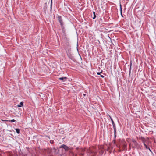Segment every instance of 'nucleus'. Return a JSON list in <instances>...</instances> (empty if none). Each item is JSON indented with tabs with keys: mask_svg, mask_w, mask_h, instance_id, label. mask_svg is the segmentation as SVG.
Wrapping results in <instances>:
<instances>
[{
	"mask_svg": "<svg viewBox=\"0 0 156 156\" xmlns=\"http://www.w3.org/2000/svg\"><path fill=\"white\" fill-rule=\"evenodd\" d=\"M132 141L133 143L132 145V147L133 148L137 147L138 144L136 142L134 139H132Z\"/></svg>",
	"mask_w": 156,
	"mask_h": 156,
	"instance_id": "nucleus-1",
	"label": "nucleus"
},
{
	"mask_svg": "<svg viewBox=\"0 0 156 156\" xmlns=\"http://www.w3.org/2000/svg\"><path fill=\"white\" fill-rule=\"evenodd\" d=\"M88 153H89L88 156H95L96 152L93 151L91 150H89Z\"/></svg>",
	"mask_w": 156,
	"mask_h": 156,
	"instance_id": "nucleus-2",
	"label": "nucleus"
},
{
	"mask_svg": "<svg viewBox=\"0 0 156 156\" xmlns=\"http://www.w3.org/2000/svg\"><path fill=\"white\" fill-rule=\"evenodd\" d=\"M111 121H112V125L113 126L114 131L115 132H116V127H115V123H114L113 121V120L111 118Z\"/></svg>",
	"mask_w": 156,
	"mask_h": 156,
	"instance_id": "nucleus-3",
	"label": "nucleus"
},
{
	"mask_svg": "<svg viewBox=\"0 0 156 156\" xmlns=\"http://www.w3.org/2000/svg\"><path fill=\"white\" fill-rule=\"evenodd\" d=\"M60 148H64L66 150H68L69 148L68 147L66 146V145H62L60 147Z\"/></svg>",
	"mask_w": 156,
	"mask_h": 156,
	"instance_id": "nucleus-4",
	"label": "nucleus"
},
{
	"mask_svg": "<svg viewBox=\"0 0 156 156\" xmlns=\"http://www.w3.org/2000/svg\"><path fill=\"white\" fill-rule=\"evenodd\" d=\"M85 150L83 149H81L79 151L80 154L82 156H83V152H84Z\"/></svg>",
	"mask_w": 156,
	"mask_h": 156,
	"instance_id": "nucleus-5",
	"label": "nucleus"
},
{
	"mask_svg": "<svg viewBox=\"0 0 156 156\" xmlns=\"http://www.w3.org/2000/svg\"><path fill=\"white\" fill-rule=\"evenodd\" d=\"M59 79L62 80L63 81H65L67 79V78L66 77H60Z\"/></svg>",
	"mask_w": 156,
	"mask_h": 156,
	"instance_id": "nucleus-6",
	"label": "nucleus"
},
{
	"mask_svg": "<svg viewBox=\"0 0 156 156\" xmlns=\"http://www.w3.org/2000/svg\"><path fill=\"white\" fill-rule=\"evenodd\" d=\"M120 13L122 16L123 17V16L122 15V5L121 4L120 5Z\"/></svg>",
	"mask_w": 156,
	"mask_h": 156,
	"instance_id": "nucleus-7",
	"label": "nucleus"
},
{
	"mask_svg": "<svg viewBox=\"0 0 156 156\" xmlns=\"http://www.w3.org/2000/svg\"><path fill=\"white\" fill-rule=\"evenodd\" d=\"M23 103L22 102H21L20 103V104L17 105V106L18 107H20L22 106H23Z\"/></svg>",
	"mask_w": 156,
	"mask_h": 156,
	"instance_id": "nucleus-8",
	"label": "nucleus"
},
{
	"mask_svg": "<svg viewBox=\"0 0 156 156\" xmlns=\"http://www.w3.org/2000/svg\"><path fill=\"white\" fill-rule=\"evenodd\" d=\"M144 146L145 147H146V148L147 149H149V150L151 152V150H150V148L148 147V146L146 145V144L144 142Z\"/></svg>",
	"mask_w": 156,
	"mask_h": 156,
	"instance_id": "nucleus-9",
	"label": "nucleus"
},
{
	"mask_svg": "<svg viewBox=\"0 0 156 156\" xmlns=\"http://www.w3.org/2000/svg\"><path fill=\"white\" fill-rule=\"evenodd\" d=\"M16 131V133H18V134H19L20 133V129H15Z\"/></svg>",
	"mask_w": 156,
	"mask_h": 156,
	"instance_id": "nucleus-10",
	"label": "nucleus"
},
{
	"mask_svg": "<svg viewBox=\"0 0 156 156\" xmlns=\"http://www.w3.org/2000/svg\"><path fill=\"white\" fill-rule=\"evenodd\" d=\"M93 14H94V17L93 18V19H94L96 17V16L95 14V12H93Z\"/></svg>",
	"mask_w": 156,
	"mask_h": 156,
	"instance_id": "nucleus-11",
	"label": "nucleus"
},
{
	"mask_svg": "<svg viewBox=\"0 0 156 156\" xmlns=\"http://www.w3.org/2000/svg\"><path fill=\"white\" fill-rule=\"evenodd\" d=\"M10 122H14L15 121V120L14 119L11 120L9 121Z\"/></svg>",
	"mask_w": 156,
	"mask_h": 156,
	"instance_id": "nucleus-12",
	"label": "nucleus"
},
{
	"mask_svg": "<svg viewBox=\"0 0 156 156\" xmlns=\"http://www.w3.org/2000/svg\"><path fill=\"white\" fill-rule=\"evenodd\" d=\"M132 144H131V143L130 144H129V148L130 149V147H132Z\"/></svg>",
	"mask_w": 156,
	"mask_h": 156,
	"instance_id": "nucleus-13",
	"label": "nucleus"
},
{
	"mask_svg": "<svg viewBox=\"0 0 156 156\" xmlns=\"http://www.w3.org/2000/svg\"><path fill=\"white\" fill-rule=\"evenodd\" d=\"M59 21L60 22V23H61V25H62V20H61L60 19H59Z\"/></svg>",
	"mask_w": 156,
	"mask_h": 156,
	"instance_id": "nucleus-14",
	"label": "nucleus"
},
{
	"mask_svg": "<svg viewBox=\"0 0 156 156\" xmlns=\"http://www.w3.org/2000/svg\"><path fill=\"white\" fill-rule=\"evenodd\" d=\"M52 0H51V8H52Z\"/></svg>",
	"mask_w": 156,
	"mask_h": 156,
	"instance_id": "nucleus-15",
	"label": "nucleus"
},
{
	"mask_svg": "<svg viewBox=\"0 0 156 156\" xmlns=\"http://www.w3.org/2000/svg\"><path fill=\"white\" fill-rule=\"evenodd\" d=\"M54 142L53 140H51L50 141V143H51V144H53V143Z\"/></svg>",
	"mask_w": 156,
	"mask_h": 156,
	"instance_id": "nucleus-16",
	"label": "nucleus"
},
{
	"mask_svg": "<svg viewBox=\"0 0 156 156\" xmlns=\"http://www.w3.org/2000/svg\"><path fill=\"white\" fill-rule=\"evenodd\" d=\"M101 73V72H98V73H97V74L98 75H100V73Z\"/></svg>",
	"mask_w": 156,
	"mask_h": 156,
	"instance_id": "nucleus-17",
	"label": "nucleus"
},
{
	"mask_svg": "<svg viewBox=\"0 0 156 156\" xmlns=\"http://www.w3.org/2000/svg\"><path fill=\"white\" fill-rule=\"evenodd\" d=\"M114 136H115V138L116 137V135H115V134H116V132H115L114 131Z\"/></svg>",
	"mask_w": 156,
	"mask_h": 156,
	"instance_id": "nucleus-18",
	"label": "nucleus"
},
{
	"mask_svg": "<svg viewBox=\"0 0 156 156\" xmlns=\"http://www.w3.org/2000/svg\"><path fill=\"white\" fill-rule=\"evenodd\" d=\"M100 76L102 78H104V76L102 75H101Z\"/></svg>",
	"mask_w": 156,
	"mask_h": 156,
	"instance_id": "nucleus-19",
	"label": "nucleus"
},
{
	"mask_svg": "<svg viewBox=\"0 0 156 156\" xmlns=\"http://www.w3.org/2000/svg\"><path fill=\"white\" fill-rule=\"evenodd\" d=\"M83 95H84V96H85V94H83Z\"/></svg>",
	"mask_w": 156,
	"mask_h": 156,
	"instance_id": "nucleus-20",
	"label": "nucleus"
}]
</instances>
